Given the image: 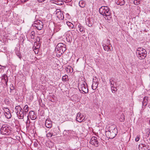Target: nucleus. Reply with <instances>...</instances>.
Listing matches in <instances>:
<instances>
[{
    "label": "nucleus",
    "mask_w": 150,
    "mask_h": 150,
    "mask_svg": "<svg viewBox=\"0 0 150 150\" xmlns=\"http://www.w3.org/2000/svg\"><path fill=\"white\" fill-rule=\"evenodd\" d=\"M117 133V128L112 125L110 127L109 130L105 132V135L108 138L112 139L115 137Z\"/></svg>",
    "instance_id": "obj_1"
},
{
    "label": "nucleus",
    "mask_w": 150,
    "mask_h": 150,
    "mask_svg": "<svg viewBox=\"0 0 150 150\" xmlns=\"http://www.w3.org/2000/svg\"><path fill=\"white\" fill-rule=\"evenodd\" d=\"M99 11L100 13L103 15L104 16H105V18L109 19L111 17V14L109 11V8L107 6H102L99 8Z\"/></svg>",
    "instance_id": "obj_2"
},
{
    "label": "nucleus",
    "mask_w": 150,
    "mask_h": 150,
    "mask_svg": "<svg viewBox=\"0 0 150 150\" xmlns=\"http://www.w3.org/2000/svg\"><path fill=\"white\" fill-rule=\"evenodd\" d=\"M147 52L142 47L138 48L136 51V55L138 58L140 60L144 59L146 57Z\"/></svg>",
    "instance_id": "obj_3"
},
{
    "label": "nucleus",
    "mask_w": 150,
    "mask_h": 150,
    "mask_svg": "<svg viewBox=\"0 0 150 150\" xmlns=\"http://www.w3.org/2000/svg\"><path fill=\"white\" fill-rule=\"evenodd\" d=\"M66 49V45L63 43H58L56 47L55 50L57 53H60L62 54L65 51Z\"/></svg>",
    "instance_id": "obj_4"
},
{
    "label": "nucleus",
    "mask_w": 150,
    "mask_h": 150,
    "mask_svg": "<svg viewBox=\"0 0 150 150\" xmlns=\"http://www.w3.org/2000/svg\"><path fill=\"white\" fill-rule=\"evenodd\" d=\"M78 88L79 91H82L85 93L88 92V89L87 87L86 84L85 83V82L81 85H79Z\"/></svg>",
    "instance_id": "obj_5"
},
{
    "label": "nucleus",
    "mask_w": 150,
    "mask_h": 150,
    "mask_svg": "<svg viewBox=\"0 0 150 150\" xmlns=\"http://www.w3.org/2000/svg\"><path fill=\"white\" fill-rule=\"evenodd\" d=\"M43 23L40 20L36 21L34 24V26L38 30H41L43 28Z\"/></svg>",
    "instance_id": "obj_6"
},
{
    "label": "nucleus",
    "mask_w": 150,
    "mask_h": 150,
    "mask_svg": "<svg viewBox=\"0 0 150 150\" xmlns=\"http://www.w3.org/2000/svg\"><path fill=\"white\" fill-rule=\"evenodd\" d=\"M0 132L2 134H8V127L5 125H3L1 128Z\"/></svg>",
    "instance_id": "obj_7"
},
{
    "label": "nucleus",
    "mask_w": 150,
    "mask_h": 150,
    "mask_svg": "<svg viewBox=\"0 0 150 150\" xmlns=\"http://www.w3.org/2000/svg\"><path fill=\"white\" fill-rule=\"evenodd\" d=\"M90 142L91 144L94 145L96 147H98L99 145L97 138L96 137H92Z\"/></svg>",
    "instance_id": "obj_8"
},
{
    "label": "nucleus",
    "mask_w": 150,
    "mask_h": 150,
    "mask_svg": "<svg viewBox=\"0 0 150 150\" xmlns=\"http://www.w3.org/2000/svg\"><path fill=\"white\" fill-rule=\"evenodd\" d=\"M1 80L2 82H4L5 84H4V86H7L8 85V77L6 74H4L1 77Z\"/></svg>",
    "instance_id": "obj_9"
},
{
    "label": "nucleus",
    "mask_w": 150,
    "mask_h": 150,
    "mask_svg": "<svg viewBox=\"0 0 150 150\" xmlns=\"http://www.w3.org/2000/svg\"><path fill=\"white\" fill-rule=\"evenodd\" d=\"M84 117L81 114V113L79 112L78 113L76 118V121L81 122L83 121H84Z\"/></svg>",
    "instance_id": "obj_10"
},
{
    "label": "nucleus",
    "mask_w": 150,
    "mask_h": 150,
    "mask_svg": "<svg viewBox=\"0 0 150 150\" xmlns=\"http://www.w3.org/2000/svg\"><path fill=\"white\" fill-rule=\"evenodd\" d=\"M18 117V118L20 119H23V118L24 116H26V114L24 113L23 110L22 109V110L19 111L16 113Z\"/></svg>",
    "instance_id": "obj_11"
},
{
    "label": "nucleus",
    "mask_w": 150,
    "mask_h": 150,
    "mask_svg": "<svg viewBox=\"0 0 150 150\" xmlns=\"http://www.w3.org/2000/svg\"><path fill=\"white\" fill-rule=\"evenodd\" d=\"M29 116L32 120H35L37 118L36 115L35 114V112L32 110L30 111L29 112Z\"/></svg>",
    "instance_id": "obj_12"
},
{
    "label": "nucleus",
    "mask_w": 150,
    "mask_h": 150,
    "mask_svg": "<svg viewBox=\"0 0 150 150\" xmlns=\"http://www.w3.org/2000/svg\"><path fill=\"white\" fill-rule=\"evenodd\" d=\"M45 125L47 128H51L52 126V122L48 119H47L45 122Z\"/></svg>",
    "instance_id": "obj_13"
},
{
    "label": "nucleus",
    "mask_w": 150,
    "mask_h": 150,
    "mask_svg": "<svg viewBox=\"0 0 150 150\" xmlns=\"http://www.w3.org/2000/svg\"><path fill=\"white\" fill-rule=\"evenodd\" d=\"M86 24L89 27H91L93 23L92 19L90 18H87L86 20Z\"/></svg>",
    "instance_id": "obj_14"
},
{
    "label": "nucleus",
    "mask_w": 150,
    "mask_h": 150,
    "mask_svg": "<svg viewBox=\"0 0 150 150\" xmlns=\"http://www.w3.org/2000/svg\"><path fill=\"white\" fill-rule=\"evenodd\" d=\"M57 17L59 20H63L64 18L63 14L60 11L57 12Z\"/></svg>",
    "instance_id": "obj_15"
},
{
    "label": "nucleus",
    "mask_w": 150,
    "mask_h": 150,
    "mask_svg": "<svg viewBox=\"0 0 150 150\" xmlns=\"http://www.w3.org/2000/svg\"><path fill=\"white\" fill-rule=\"evenodd\" d=\"M115 2L117 5L120 6L123 5L125 3L124 0H115Z\"/></svg>",
    "instance_id": "obj_16"
},
{
    "label": "nucleus",
    "mask_w": 150,
    "mask_h": 150,
    "mask_svg": "<svg viewBox=\"0 0 150 150\" xmlns=\"http://www.w3.org/2000/svg\"><path fill=\"white\" fill-rule=\"evenodd\" d=\"M79 28V30L81 32L84 33L85 31V28L81 24L79 23L78 25Z\"/></svg>",
    "instance_id": "obj_17"
},
{
    "label": "nucleus",
    "mask_w": 150,
    "mask_h": 150,
    "mask_svg": "<svg viewBox=\"0 0 150 150\" xmlns=\"http://www.w3.org/2000/svg\"><path fill=\"white\" fill-rule=\"evenodd\" d=\"M79 5L81 8L84 7L85 6V1L83 0L80 1L79 2Z\"/></svg>",
    "instance_id": "obj_18"
},
{
    "label": "nucleus",
    "mask_w": 150,
    "mask_h": 150,
    "mask_svg": "<svg viewBox=\"0 0 150 150\" xmlns=\"http://www.w3.org/2000/svg\"><path fill=\"white\" fill-rule=\"evenodd\" d=\"M145 145L142 144H140L138 146V148L139 150H145Z\"/></svg>",
    "instance_id": "obj_19"
},
{
    "label": "nucleus",
    "mask_w": 150,
    "mask_h": 150,
    "mask_svg": "<svg viewBox=\"0 0 150 150\" xmlns=\"http://www.w3.org/2000/svg\"><path fill=\"white\" fill-rule=\"evenodd\" d=\"M147 98V96H145L143 100V101H142V106H143L142 107H145L147 105V103H146L147 99H146Z\"/></svg>",
    "instance_id": "obj_20"
},
{
    "label": "nucleus",
    "mask_w": 150,
    "mask_h": 150,
    "mask_svg": "<svg viewBox=\"0 0 150 150\" xmlns=\"http://www.w3.org/2000/svg\"><path fill=\"white\" fill-rule=\"evenodd\" d=\"M109 83L110 86L111 88H114V81L112 78H111L110 79Z\"/></svg>",
    "instance_id": "obj_21"
},
{
    "label": "nucleus",
    "mask_w": 150,
    "mask_h": 150,
    "mask_svg": "<svg viewBox=\"0 0 150 150\" xmlns=\"http://www.w3.org/2000/svg\"><path fill=\"white\" fill-rule=\"evenodd\" d=\"M57 133H51V131L47 134V136L48 137H51L52 136L56 135Z\"/></svg>",
    "instance_id": "obj_22"
},
{
    "label": "nucleus",
    "mask_w": 150,
    "mask_h": 150,
    "mask_svg": "<svg viewBox=\"0 0 150 150\" xmlns=\"http://www.w3.org/2000/svg\"><path fill=\"white\" fill-rule=\"evenodd\" d=\"M4 115L7 119H10L11 117V115L10 112H8L7 113L4 112Z\"/></svg>",
    "instance_id": "obj_23"
},
{
    "label": "nucleus",
    "mask_w": 150,
    "mask_h": 150,
    "mask_svg": "<svg viewBox=\"0 0 150 150\" xmlns=\"http://www.w3.org/2000/svg\"><path fill=\"white\" fill-rule=\"evenodd\" d=\"M98 83H93L92 86V89L93 90H95L97 88Z\"/></svg>",
    "instance_id": "obj_24"
},
{
    "label": "nucleus",
    "mask_w": 150,
    "mask_h": 150,
    "mask_svg": "<svg viewBox=\"0 0 150 150\" xmlns=\"http://www.w3.org/2000/svg\"><path fill=\"white\" fill-rule=\"evenodd\" d=\"M23 111L26 114L28 113V105H25L23 108Z\"/></svg>",
    "instance_id": "obj_25"
},
{
    "label": "nucleus",
    "mask_w": 150,
    "mask_h": 150,
    "mask_svg": "<svg viewBox=\"0 0 150 150\" xmlns=\"http://www.w3.org/2000/svg\"><path fill=\"white\" fill-rule=\"evenodd\" d=\"M67 25L70 28H71V29H72L74 28V25L71 23L68 22H67Z\"/></svg>",
    "instance_id": "obj_26"
},
{
    "label": "nucleus",
    "mask_w": 150,
    "mask_h": 150,
    "mask_svg": "<svg viewBox=\"0 0 150 150\" xmlns=\"http://www.w3.org/2000/svg\"><path fill=\"white\" fill-rule=\"evenodd\" d=\"M22 108L19 105L17 106L15 108V112L17 113L19 111L21 110H22Z\"/></svg>",
    "instance_id": "obj_27"
},
{
    "label": "nucleus",
    "mask_w": 150,
    "mask_h": 150,
    "mask_svg": "<svg viewBox=\"0 0 150 150\" xmlns=\"http://www.w3.org/2000/svg\"><path fill=\"white\" fill-rule=\"evenodd\" d=\"M30 121H29V119L28 117V116H27V120L26 122V128L28 129L30 126Z\"/></svg>",
    "instance_id": "obj_28"
},
{
    "label": "nucleus",
    "mask_w": 150,
    "mask_h": 150,
    "mask_svg": "<svg viewBox=\"0 0 150 150\" xmlns=\"http://www.w3.org/2000/svg\"><path fill=\"white\" fill-rule=\"evenodd\" d=\"M150 132H146V135L144 136V142L146 141L145 139H146L147 138H148Z\"/></svg>",
    "instance_id": "obj_29"
},
{
    "label": "nucleus",
    "mask_w": 150,
    "mask_h": 150,
    "mask_svg": "<svg viewBox=\"0 0 150 150\" xmlns=\"http://www.w3.org/2000/svg\"><path fill=\"white\" fill-rule=\"evenodd\" d=\"M103 47L105 51H108L109 50V49H110V48L109 47L105 44H103Z\"/></svg>",
    "instance_id": "obj_30"
},
{
    "label": "nucleus",
    "mask_w": 150,
    "mask_h": 150,
    "mask_svg": "<svg viewBox=\"0 0 150 150\" xmlns=\"http://www.w3.org/2000/svg\"><path fill=\"white\" fill-rule=\"evenodd\" d=\"M93 83H98V80L96 77H94L93 79Z\"/></svg>",
    "instance_id": "obj_31"
},
{
    "label": "nucleus",
    "mask_w": 150,
    "mask_h": 150,
    "mask_svg": "<svg viewBox=\"0 0 150 150\" xmlns=\"http://www.w3.org/2000/svg\"><path fill=\"white\" fill-rule=\"evenodd\" d=\"M67 78L68 76L66 75H65L64 76H63L62 80L63 81H67Z\"/></svg>",
    "instance_id": "obj_32"
},
{
    "label": "nucleus",
    "mask_w": 150,
    "mask_h": 150,
    "mask_svg": "<svg viewBox=\"0 0 150 150\" xmlns=\"http://www.w3.org/2000/svg\"><path fill=\"white\" fill-rule=\"evenodd\" d=\"M140 1L139 0H134V4L136 5H138L139 4Z\"/></svg>",
    "instance_id": "obj_33"
},
{
    "label": "nucleus",
    "mask_w": 150,
    "mask_h": 150,
    "mask_svg": "<svg viewBox=\"0 0 150 150\" xmlns=\"http://www.w3.org/2000/svg\"><path fill=\"white\" fill-rule=\"evenodd\" d=\"M146 99L147 105V104H149V105H150V98L149 97H147V98Z\"/></svg>",
    "instance_id": "obj_34"
},
{
    "label": "nucleus",
    "mask_w": 150,
    "mask_h": 150,
    "mask_svg": "<svg viewBox=\"0 0 150 150\" xmlns=\"http://www.w3.org/2000/svg\"><path fill=\"white\" fill-rule=\"evenodd\" d=\"M140 139V136L137 135L135 138V140L136 142H138Z\"/></svg>",
    "instance_id": "obj_35"
},
{
    "label": "nucleus",
    "mask_w": 150,
    "mask_h": 150,
    "mask_svg": "<svg viewBox=\"0 0 150 150\" xmlns=\"http://www.w3.org/2000/svg\"><path fill=\"white\" fill-rule=\"evenodd\" d=\"M66 39L67 41L68 42H71L72 40V38L71 37L70 38L69 37H67Z\"/></svg>",
    "instance_id": "obj_36"
},
{
    "label": "nucleus",
    "mask_w": 150,
    "mask_h": 150,
    "mask_svg": "<svg viewBox=\"0 0 150 150\" xmlns=\"http://www.w3.org/2000/svg\"><path fill=\"white\" fill-rule=\"evenodd\" d=\"M4 112H10L8 108H4Z\"/></svg>",
    "instance_id": "obj_37"
},
{
    "label": "nucleus",
    "mask_w": 150,
    "mask_h": 150,
    "mask_svg": "<svg viewBox=\"0 0 150 150\" xmlns=\"http://www.w3.org/2000/svg\"><path fill=\"white\" fill-rule=\"evenodd\" d=\"M10 86V89L11 91L15 89V88L13 84H11V85Z\"/></svg>",
    "instance_id": "obj_38"
},
{
    "label": "nucleus",
    "mask_w": 150,
    "mask_h": 150,
    "mask_svg": "<svg viewBox=\"0 0 150 150\" xmlns=\"http://www.w3.org/2000/svg\"><path fill=\"white\" fill-rule=\"evenodd\" d=\"M111 88L112 93H114V92L115 91L117 90V88L115 87L114 88Z\"/></svg>",
    "instance_id": "obj_39"
},
{
    "label": "nucleus",
    "mask_w": 150,
    "mask_h": 150,
    "mask_svg": "<svg viewBox=\"0 0 150 150\" xmlns=\"http://www.w3.org/2000/svg\"><path fill=\"white\" fill-rule=\"evenodd\" d=\"M35 32L34 31H32L31 33V35H32V36H33L34 37V36L35 35Z\"/></svg>",
    "instance_id": "obj_40"
},
{
    "label": "nucleus",
    "mask_w": 150,
    "mask_h": 150,
    "mask_svg": "<svg viewBox=\"0 0 150 150\" xmlns=\"http://www.w3.org/2000/svg\"><path fill=\"white\" fill-rule=\"evenodd\" d=\"M36 41L39 42L40 40V38L38 36L36 38Z\"/></svg>",
    "instance_id": "obj_41"
},
{
    "label": "nucleus",
    "mask_w": 150,
    "mask_h": 150,
    "mask_svg": "<svg viewBox=\"0 0 150 150\" xmlns=\"http://www.w3.org/2000/svg\"><path fill=\"white\" fill-rule=\"evenodd\" d=\"M17 56L19 57V58L20 59H21V56L20 54L19 53H17L16 54Z\"/></svg>",
    "instance_id": "obj_42"
},
{
    "label": "nucleus",
    "mask_w": 150,
    "mask_h": 150,
    "mask_svg": "<svg viewBox=\"0 0 150 150\" xmlns=\"http://www.w3.org/2000/svg\"><path fill=\"white\" fill-rule=\"evenodd\" d=\"M34 146L35 147H37L38 146V144L37 143V142H35L34 143Z\"/></svg>",
    "instance_id": "obj_43"
},
{
    "label": "nucleus",
    "mask_w": 150,
    "mask_h": 150,
    "mask_svg": "<svg viewBox=\"0 0 150 150\" xmlns=\"http://www.w3.org/2000/svg\"><path fill=\"white\" fill-rule=\"evenodd\" d=\"M51 133H57L55 131H54V129H51Z\"/></svg>",
    "instance_id": "obj_44"
},
{
    "label": "nucleus",
    "mask_w": 150,
    "mask_h": 150,
    "mask_svg": "<svg viewBox=\"0 0 150 150\" xmlns=\"http://www.w3.org/2000/svg\"><path fill=\"white\" fill-rule=\"evenodd\" d=\"M48 144H51V147L52 146H52H53V145H54L53 143H52L51 142H49V143H48Z\"/></svg>",
    "instance_id": "obj_45"
},
{
    "label": "nucleus",
    "mask_w": 150,
    "mask_h": 150,
    "mask_svg": "<svg viewBox=\"0 0 150 150\" xmlns=\"http://www.w3.org/2000/svg\"><path fill=\"white\" fill-rule=\"evenodd\" d=\"M38 1L40 2V3H41L44 1H45V0H38Z\"/></svg>",
    "instance_id": "obj_46"
},
{
    "label": "nucleus",
    "mask_w": 150,
    "mask_h": 150,
    "mask_svg": "<svg viewBox=\"0 0 150 150\" xmlns=\"http://www.w3.org/2000/svg\"><path fill=\"white\" fill-rule=\"evenodd\" d=\"M28 0H22V2H25L28 1Z\"/></svg>",
    "instance_id": "obj_47"
},
{
    "label": "nucleus",
    "mask_w": 150,
    "mask_h": 150,
    "mask_svg": "<svg viewBox=\"0 0 150 150\" xmlns=\"http://www.w3.org/2000/svg\"><path fill=\"white\" fill-rule=\"evenodd\" d=\"M34 37L33 36H32V35H31V38L32 39H34Z\"/></svg>",
    "instance_id": "obj_48"
},
{
    "label": "nucleus",
    "mask_w": 150,
    "mask_h": 150,
    "mask_svg": "<svg viewBox=\"0 0 150 150\" xmlns=\"http://www.w3.org/2000/svg\"><path fill=\"white\" fill-rule=\"evenodd\" d=\"M124 120H125V119L123 118L121 120V121L123 122L124 121Z\"/></svg>",
    "instance_id": "obj_49"
},
{
    "label": "nucleus",
    "mask_w": 150,
    "mask_h": 150,
    "mask_svg": "<svg viewBox=\"0 0 150 150\" xmlns=\"http://www.w3.org/2000/svg\"><path fill=\"white\" fill-rule=\"evenodd\" d=\"M63 2H62V3H61L60 4H61V5H62L63 4Z\"/></svg>",
    "instance_id": "obj_50"
},
{
    "label": "nucleus",
    "mask_w": 150,
    "mask_h": 150,
    "mask_svg": "<svg viewBox=\"0 0 150 150\" xmlns=\"http://www.w3.org/2000/svg\"><path fill=\"white\" fill-rule=\"evenodd\" d=\"M109 41H109V40H107V42H109Z\"/></svg>",
    "instance_id": "obj_51"
},
{
    "label": "nucleus",
    "mask_w": 150,
    "mask_h": 150,
    "mask_svg": "<svg viewBox=\"0 0 150 150\" xmlns=\"http://www.w3.org/2000/svg\"><path fill=\"white\" fill-rule=\"evenodd\" d=\"M149 124L150 125V120H149Z\"/></svg>",
    "instance_id": "obj_52"
},
{
    "label": "nucleus",
    "mask_w": 150,
    "mask_h": 150,
    "mask_svg": "<svg viewBox=\"0 0 150 150\" xmlns=\"http://www.w3.org/2000/svg\"><path fill=\"white\" fill-rule=\"evenodd\" d=\"M50 101H51L52 102H53V101H52L50 99Z\"/></svg>",
    "instance_id": "obj_53"
},
{
    "label": "nucleus",
    "mask_w": 150,
    "mask_h": 150,
    "mask_svg": "<svg viewBox=\"0 0 150 150\" xmlns=\"http://www.w3.org/2000/svg\"><path fill=\"white\" fill-rule=\"evenodd\" d=\"M149 141H150V137L149 138Z\"/></svg>",
    "instance_id": "obj_54"
},
{
    "label": "nucleus",
    "mask_w": 150,
    "mask_h": 150,
    "mask_svg": "<svg viewBox=\"0 0 150 150\" xmlns=\"http://www.w3.org/2000/svg\"><path fill=\"white\" fill-rule=\"evenodd\" d=\"M59 11H58L57 12H59Z\"/></svg>",
    "instance_id": "obj_55"
},
{
    "label": "nucleus",
    "mask_w": 150,
    "mask_h": 150,
    "mask_svg": "<svg viewBox=\"0 0 150 150\" xmlns=\"http://www.w3.org/2000/svg\"><path fill=\"white\" fill-rule=\"evenodd\" d=\"M139 1H140V0H139Z\"/></svg>",
    "instance_id": "obj_56"
},
{
    "label": "nucleus",
    "mask_w": 150,
    "mask_h": 150,
    "mask_svg": "<svg viewBox=\"0 0 150 150\" xmlns=\"http://www.w3.org/2000/svg\"><path fill=\"white\" fill-rule=\"evenodd\" d=\"M0 66H1L0 65Z\"/></svg>",
    "instance_id": "obj_57"
}]
</instances>
